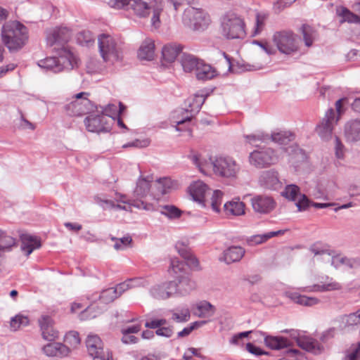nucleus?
Listing matches in <instances>:
<instances>
[{
  "label": "nucleus",
  "mask_w": 360,
  "mask_h": 360,
  "mask_svg": "<svg viewBox=\"0 0 360 360\" xmlns=\"http://www.w3.org/2000/svg\"><path fill=\"white\" fill-rule=\"evenodd\" d=\"M190 158L202 173L205 174L212 168L216 176L229 181L238 179L241 172L240 164L229 155L215 156L207 160L198 154H193Z\"/></svg>",
  "instance_id": "obj_1"
},
{
  "label": "nucleus",
  "mask_w": 360,
  "mask_h": 360,
  "mask_svg": "<svg viewBox=\"0 0 360 360\" xmlns=\"http://www.w3.org/2000/svg\"><path fill=\"white\" fill-rule=\"evenodd\" d=\"M1 40L10 52L22 49L27 44L29 35L26 26L18 20H10L4 24L1 33Z\"/></svg>",
  "instance_id": "obj_2"
},
{
  "label": "nucleus",
  "mask_w": 360,
  "mask_h": 360,
  "mask_svg": "<svg viewBox=\"0 0 360 360\" xmlns=\"http://www.w3.org/2000/svg\"><path fill=\"white\" fill-rule=\"evenodd\" d=\"M77 58L68 49H61L58 57H48L38 62V65L46 70L58 73L71 70L77 66Z\"/></svg>",
  "instance_id": "obj_3"
},
{
  "label": "nucleus",
  "mask_w": 360,
  "mask_h": 360,
  "mask_svg": "<svg viewBox=\"0 0 360 360\" xmlns=\"http://www.w3.org/2000/svg\"><path fill=\"white\" fill-rule=\"evenodd\" d=\"M151 182H153V176H140L137 180L136 186L134 191V199L126 200V196L121 195V198H122L121 201L139 210H144L146 211L155 210V206L153 204L146 202L142 200L143 198L146 197L150 192L152 195L153 184H151Z\"/></svg>",
  "instance_id": "obj_4"
},
{
  "label": "nucleus",
  "mask_w": 360,
  "mask_h": 360,
  "mask_svg": "<svg viewBox=\"0 0 360 360\" xmlns=\"http://www.w3.org/2000/svg\"><path fill=\"white\" fill-rule=\"evenodd\" d=\"M98 43L99 53L105 63L114 64L122 60V48L112 36L101 34L98 37Z\"/></svg>",
  "instance_id": "obj_5"
},
{
  "label": "nucleus",
  "mask_w": 360,
  "mask_h": 360,
  "mask_svg": "<svg viewBox=\"0 0 360 360\" xmlns=\"http://www.w3.org/2000/svg\"><path fill=\"white\" fill-rule=\"evenodd\" d=\"M221 34L227 39H244L246 31L243 19L235 13H226L221 20Z\"/></svg>",
  "instance_id": "obj_6"
},
{
  "label": "nucleus",
  "mask_w": 360,
  "mask_h": 360,
  "mask_svg": "<svg viewBox=\"0 0 360 360\" xmlns=\"http://www.w3.org/2000/svg\"><path fill=\"white\" fill-rule=\"evenodd\" d=\"M182 22L190 30L202 31L210 25V18L203 9L190 6L185 9Z\"/></svg>",
  "instance_id": "obj_7"
},
{
  "label": "nucleus",
  "mask_w": 360,
  "mask_h": 360,
  "mask_svg": "<svg viewBox=\"0 0 360 360\" xmlns=\"http://www.w3.org/2000/svg\"><path fill=\"white\" fill-rule=\"evenodd\" d=\"M272 40L280 53L292 55L298 52L300 38L292 31L283 30L274 34Z\"/></svg>",
  "instance_id": "obj_8"
},
{
  "label": "nucleus",
  "mask_w": 360,
  "mask_h": 360,
  "mask_svg": "<svg viewBox=\"0 0 360 360\" xmlns=\"http://www.w3.org/2000/svg\"><path fill=\"white\" fill-rule=\"evenodd\" d=\"M108 5L115 9L131 11L138 18H148L151 11V6L143 0H108Z\"/></svg>",
  "instance_id": "obj_9"
},
{
  "label": "nucleus",
  "mask_w": 360,
  "mask_h": 360,
  "mask_svg": "<svg viewBox=\"0 0 360 360\" xmlns=\"http://www.w3.org/2000/svg\"><path fill=\"white\" fill-rule=\"evenodd\" d=\"M280 153L271 148H259L249 155V162L256 168L262 169L276 164L280 160Z\"/></svg>",
  "instance_id": "obj_10"
},
{
  "label": "nucleus",
  "mask_w": 360,
  "mask_h": 360,
  "mask_svg": "<svg viewBox=\"0 0 360 360\" xmlns=\"http://www.w3.org/2000/svg\"><path fill=\"white\" fill-rule=\"evenodd\" d=\"M283 333H289L290 339L282 336L267 335L264 338L265 345L272 349H281L291 347L293 342H296L298 345V340L302 339L299 337V333L296 330H284Z\"/></svg>",
  "instance_id": "obj_11"
},
{
  "label": "nucleus",
  "mask_w": 360,
  "mask_h": 360,
  "mask_svg": "<svg viewBox=\"0 0 360 360\" xmlns=\"http://www.w3.org/2000/svg\"><path fill=\"white\" fill-rule=\"evenodd\" d=\"M339 117H336L333 108H329L321 122L316 126V131L323 140L331 138L334 126L338 123Z\"/></svg>",
  "instance_id": "obj_12"
},
{
  "label": "nucleus",
  "mask_w": 360,
  "mask_h": 360,
  "mask_svg": "<svg viewBox=\"0 0 360 360\" xmlns=\"http://www.w3.org/2000/svg\"><path fill=\"white\" fill-rule=\"evenodd\" d=\"M86 346L94 360H112L109 352L104 351L103 342L97 335L89 334L86 340Z\"/></svg>",
  "instance_id": "obj_13"
},
{
  "label": "nucleus",
  "mask_w": 360,
  "mask_h": 360,
  "mask_svg": "<svg viewBox=\"0 0 360 360\" xmlns=\"http://www.w3.org/2000/svg\"><path fill=\"white\" fill-rule=\"evenodd\" d=\"M71 36V30L68 27H56L47 32L46 43L49 46H61V49H67L64 45L70 39Z\"/></svg>",
  "instance_id": "obj_14"
},
{
  "label": "nucleus",
  "mask_w": 360,
  "mask_h": 360,
  "mask_svg": "<svg viewBox=\"0 0 360 360\" xmlns=\"http://www.w3.org/2000/svg\"><path fill=\"white\" fill-rule=\"evenodd\" d=\"M177 289V283L176 281L163 282L154 285L150 289V294L156 300H164L176 294Z\"/></svg>",
  "instance_id": "obj_15"
},
{
  "label": "nucleus",
  "mask_w": 360,
  "mask_h": 360,
  "mask_svg": "<svg viewBox=\"0 0 360 360\" xmlns=\"http://www.w3.org/2000/svg\"><path fill=\"white\" fill-rule=\"evenodd\" d=\"M84 124L86 129L90 132H108L111 129L109 118L102 114L91 115L86 117L84 120Z\"/></svg>",
  "instance_id": "obj_16"
},
{
  "label": "nucleus",
  "mask_w": 360,
  "mask_h": 360,
  "mask_svg": "<svg viewBox=\"0 0 360 360\" xmlns=\"http://www.w3.org/2000/svg\"><path fill=\"white\" fill-rule=\"evenodd\" d=\"M251 205L255 212L261 214H266L275 209L276 202L270 196L258 195L251 199Z\"/></svg>",
  "instance_id": "obj_17"
},
{
  "label": "nucleus",
  "mask_w": 360,
  "mask_h": 360,
  "mask_svg": "<svg viewBox=\"0 0 360 360\" xmlns=\"http://www.w3.org/2000/svg\"><path fill=\"white\" fill-rule=\"evenodd\" d=\"M175 186L176 183L170 178H159L153 183L152 195L154 198H159L163 195L169 193Z\"/></svg>",
  "instance_id": "obj_18"
},
{
  "label": "nucleus",
  "mask_w": 360,
  "mask_h": 360,
  "mask_svg": "<svg viewBox=\"0 0 360 360\" xmlns=\"http://www.w3.org/2000/svg\"><path fill=\"white\" fill-rule=\"evenodd\" d=\"M91 101L84 98L81 101L75 100L66 104L64 107L67 115L70 116H81L89 112Z\"/></svg>",
  "instance_id": "obj_19"
},
{
  "label": "nucleus",
  "mask_w": 360,
  "mask_h": 360,
  "mask_svg": "<svg viewBox=\"0 0 360 360\" xmlns=\"http://www.w3.org/2000/svg\"><path fill=\"white\" fill-rule=\"evenodd\" d=\"M259 183L263 187L271 190H278L282 185L278 172L274 169L263 172L259 177Z\"/></svg>",
  "instance_id": "obj_20"
},
{
  "label": "nucleus",
  "mask_w": 360,
  "mask_h": 360,
  "mask_svg": "<svg viewBox=\"0 0 360 360\" xmlns=\"http://www.w3.org/2000/svg\"><path fill=\"white\" fill-rule=\"evenodd\" d=\"M43 338L53 341L58 338V331L53 327V321L49 316H42L39 319Z\"/></svg>",
  "instance_id": "obj_21"
},
{
  "label": "nucleus",
  "mask_w": 360,
  "mask_h": 360,
  "mask_svg": "<svg viewBox=\"0 0 360 360\" xmlns=\"http://www.w3.org/2000/svg\"><path fill=\"white\" fill-rule=\"evenodd\" d=\"M193 116L194 115L192 113H190V111H188L187 108L180 109L172 113V122L175 124V129L176 131H183L184 130V128L181 126L189 123Z\"/></svg>",
  "instance_id": "obj_22"
},
{
  "label": "nucleus",
  "mask_w": 360,
  "mask_h": 360,
  "mask_svg": "<svg viewBox=\"0 0 360 360\" xmlns=\"http://www.w3.org/2000/svg\"><path fill=\"white\" fill-rule=\"evenodd\" d=\"M284 295L294 303L302 306L312 307L320 302V300L315 297L302 295L297 292L286 291Z\"/></svg>",
  "instance_id": "obj_23"
},
{
  "label": "nucleus",
  "mask_w": 360,
  "mask_h": 360,
  "mask_svg": "<svg viewBox=\"0 0 360 360\" xmlns=\"http://www.w3.org/2000/svg\"><path fill=\"white\" fill-rule=\"evenodd\" d=\"M245 250L240 246H231L223 252L221 261L225 262L226 264H231L239 262L245 255Z\"/></svg>",
  "instance_id": "obj_24"
},
{
  "label": "nucleus",
  "mask_w": 360,
  "mask_h": 360,
  "mask_svg": "<svg viewBox=\"0 0 360 360\" xmlns=\"http://www.w3.org/2000/svg\"><path fill=\"white\" fill-rule=\"evenodd\" d=\"M295 136L290 131H279L273 133L271 136V141L282 146L283 147L277 150L281 155L283 152H288V148H285V146L294 140Z\"/></svg>",
  "instance_id": "obj_25"
},
{
  "label": "nucleus",
  "mask_w": 360,
  "mask_h": 360,
  "mask_svg": "<svg viewBox=\"0 0 360 360\" xmlns=\"http://www.w3.org/2000/svg\"><path fill=\"white\" fill-rule=\"evenodd\" d=\"M44 353L48 356L63 357L70 353V349L62 343H49L43 347Z\"/></svg>",
  "instance_id": "obj_26"
},
{
  "label": "nucleus",
  "mask_w": 360,
  "mask_h": 360,
  "mask_svg": "<svg viewBox=\"0 0 360 360\" xmlns=\"http://www.w3.org/2000/svg\"><path fill=\"white\" fill-rule=\"evenodd\" d=\"M193 314L200 318H210L212 316L216 308L210 302L202 300L193 307Z\"/></svg>",
  "instance_id": "obj_27"
},
{
  "label": "nucleus",
  "mask_w": 360,
  "mask_h": 360,
  "mask_svg": "<svg viewBox=\"0 0 360 360\" xmlns=\"http://www.w3.org/2000/svg\"><path fill=\"white\" fill-rule=\"evenodd\" d=\"M207 190V186L201 181H195L189 186V192L192 198L202 205H204Z\"/></svg>",
  "instance_id": "obj_28"
},
{
  "label": "nucleus",
  "mask_w": 360,
  "mask_h": 360,
  "mask_svg": "<svg viewBox=\"0 0 360 360\" xmlns=\"http://www.w3.org/2000/svg\"><path fill=\"white\" fill-rule=\"evenodd\" d=\"M345 133L347 140L359 141L360 139V118L349 121L345 124Z\"/></svg>",
  "instance_id": "obj_29"
},
{
  "label": "nucleus",
  "mask_w": 360,
  "mask_h": 360,
  "mask_svg": "<svg viewBox=\"0 0 360 360\" xmlns=\"http://www.w3.org/2000/svg\"><path fill=\"white\" fill-rule=\"evenodd\" d=\"M336 15L340 18V22H348L360 25V17L352 13L350 10L345 6H337Z\"/></svg>",
  "instance_id": "obj_30"
},
{
  "label": "nucleus",
  "mask_w": 360,
  "mask_h": 360,
  "mask_svg": "<svg viewBox=\"0 0 360 360\" xmlns=\"http://www.w3.org/2000/svg\"><path fill=\"white\" fill-rule=\"evenodd\" d=\"M182 51V46L176 44H168L163 46L162 56L167 63H172Z\"/></svg>",
  "instance_id": "obj_31"
},
{
  "label": "nucleus",
  "mask_w": 360,
  "mask_h": 360,
  "mask_svg": "<svg viewBox=\"0 0 360 360\" xmlns=\"http://www.w3.org/2000/svg\"><path fill=\"white\" fill-rule=\"evenodd\" d=\"M155 44L150 39H146L141 45L138 57L141 60H151L154 58Z\"/></svg>",
  "instance_id": "obj_32"
},
{
  "label": "nucleus",
  "mask_w": 360,
  "mask_h": 360,
  "mask_svg": "<svg viewBox=\"0 0 360 360\" xmlns=\"http://www.w3.org/2000/svg\"><path fill=\"white\" fill-rule=\"evenodd\" d=\"M224 211L228 217L241 216L245 214V204L239 200H231L224 204Z\"/></svg>",
  "instance_id": "obj_33"
},
{
  "label": "nucleus",
  "mask_w": 360,
  "mask_h": 360,
  "mask_svg": "<svg viewBox=\"0 0 360 360\" xmlns=\"http://www.w3.org/2000/svg\"><path fill=\"white\" fill-rule=\"evenodd\" d=\"M21 240L22 243L21 248L27 256L30 255L34 249L41 246L40 240L35 236L24 234L22 235Z\"/></svg>",
  "instance_id": "obj_34"
},
{
  "label": "nucleus",
  "mask_w": 360,
  "mask_h": 360,
  "mask_svg": "<svg viewBox=\"0 0 360 360\" xmlns=\"http://www.w3.org/2000/svg\"><path fill=\"white\" fill-rule=\"evenodd\" d=\"M206 97L207 96L202 94H195L193 97L189 98L186 101L188 104L186 108L190 111V113L193 115L198 113L205 103Z\"/></svg>",
  "instance_id": "obj_35"
},
{
  "label": "nucleus",
  "mask_w": 360,
  "mask_h": 360,
  "mask_svg": "<svg viewBox=\"0 0 360 360\" xmlns=\"http://www.w3.org/2000/svg\"><path fill=\"white\" fill-rule=\"evenodd\" d=\"M298 345L306 351L314 354L320 353L323 348L318 340L308 337H304L298 340Z\"/></svg>",
  "instance_id": "obj_36"
},
{
  "label": "nucleus",
  "mask_w": 360,
  "mask_h": 360,
  "mask_svg": "<svg viewBox=\"0 0 360 360\" xmlns=\"http://www.w3.org/2000/svg\"><path fill=\"white\" fill-rule=\"evenodd\" d=\"M195 75L199 80H207L215 76V70L211 65L200 60L196 69Z\"/></svg>",
  "instance_id": "obj_37"
},
{
  "label": "nucleus",
  "mask_w": 360,
  "mask_h": 360,
  "mask_svg": "<svg viewBox=\"0 0 360 360\" xmlns=\"http://www.w3.org/2000/svg\"><path fill=\"white\" fill-rule=\"evenodd\" d=\"M284 233V230H279L277 231H270L264 234L254 235L248 238L247 242L250 245H259L274 236L283 234Z\"/></svg>",
  "instance_id": "obj_38"
},
{
  "label": "nucleus",
  "mask_w": 360,
  "mask_h": 360,
  "mask_svg": "<svg viewBox=\"0 0 360 360\" xmlns=\"http://www.w3.org/2000/svg\"><path fill=\"white\" fill-rule=\"evenodd\" d=\"M332 264L338 267L340 265H345L350 269H356L360 266V258H351L347 257H333L332 258Z\"/></svg>",
  "instance_id": "obj_39"
},
{
  "label": "nucleus",
  "mask_w": 360,
  "mask_h": 360,
  "mask_svg": "<svg viewBox=\"0 0 360 360\" xmlns=\"http://www.w3.org/2000/svg\"><path fill=\"white\" fill-rule=\"evenodd\" d=\"M200 62V60L190 54L184 53L181 57V66L186 72H195Z\"/></svg>",
  "instance_id": "obj_40"
},
{
  "label": "nucleus",
  "mask_w": 360,
  "mask_h": 360,
  "mask_svg": "<svg viewBox=\"0 0 360 360\" xmlns=\"http://www.w3.org/2000/svg\"><path fill=\"white\" fill-rule=\"evenodd\" d=\"M341 288L340 283L337 282H329L325 284H316L310 287L301 288L300 290L302 292H325Z\"/></svg>",
  "instance_id": "obj_41"
},
{
  "label": "nucleus",
  "mask_w": 360,
  "mask_h": 360,
  "mask_svg": "<svg viewBox=\"0 0 360 360\" xmlns=\"http://www.w3.org/2000/svg\"><path fill=\"white\" fill-rule=\"evenodd\" d=\"M179 281L177 283V293L182 295L189 293L193 289L195 288V283L191 281L188 277L181 276L177 278Z\"/></svg>",
  "instance_id": "obj_42"
},
{
  "label": "nucleus",
  "mask_w": 360,
  "mask_h": 360,
  "mask_svg": "<svg viewBox=\"0 0 360 360\" xmlns=\"http://www.w3.org/2000/svg\"><path fill=\"white\" fill-rule=\"evenodd\" d=\"M163 4L162 1H156L154 5H151V9L153 10V15L150 19L151 26L155 29L160 27L161 21L160 19V14L163 11Z\"/></svg>",
  "instance_id": "obj_43"
},
{
  "label": "nucleus",
  "mask_w": 360,
  "mask_h": 360,
  "mask_svg": "<svg viewBox=\"0 0 360 360\" xmlns=\"http://www.w3.org/2000/svg\"><path fill=\"white\" fill-rule=\"evenodd\" d=\"M172 319L177 323L186 322L190 319L191 311L187 307H179L172 311Z\"/></svg>",
  "instance_id": "obj_44"
},
{
  "label": "nucleus",
  "mask_w": 360,
  "mask_h": 360,
  "mask_svg": "<svg viewBox=\"0 0 360 360\" xmlns=\"http://www.w3.org/2000/svg\"><path fill=\"white\" fill-rule=\"evenodd\" d=\"M15 244V240L13 237L6 236L0 231V257L5 252L9 251Z\"/></svg>",
  "instance_id": "obj_45"
},
{
  "label": "nucleus",
  "mask_w": 360,
  "mask_h": 360,
  "mask_svg": "<svg viewBox=\"0 0 360 360\" xmlns=\"http://www.w3.org/2000/svg\"><path fill=\"white\" fill-rule=\"evenodd\" d=\"M302 194V193H300V188L295 184L286 186L284 191L282 192L283 197L293 202L296 201L300 197V195Z\"/></svg>",
  "instance_id": "obj_46"
},
{
  "label": "nucleus",
  "mask_w": 360,
  "mask_h": 360,
  "mask_svg": "<svg viewBox=\"0 0 360 360\" xmlns=\"http://www.w3.org/2000/svg\"><path fill=\"white\" fill-rule=\"evenodd\" d=\"M64 345H66L70 350L75 349L80 344V338L79 333L76 331H70L65 335L64 338Z\"/></svg>",
  "instance_id": "obj_47"
},
{
  "label": "nucleus",
  "mask_w": 360,
  "mask_h": 360,
  "mask_svg": "<svg viewBox=\"0 0 360 360\" xmlns=\"http://www.w3.org/2000/svg\"><path fill=\"white\" fill-rule=\"evenodd\" d=\"M98 297L101 302L108 304L118 297V292L114 290V288H109L103 290Z\"/></svg>",
  "instance_id": "obj_48"
},
{
  "label": "nucleus",
  "mask_w": 360,
  "mask_h": 360,
  "mask_svg": "<svg viewBox=\"0 0 360 360\" xmlns=\"http://www.w3.org/2000/svg\"><path fill=\"white\" fill-rule=\"evenodd\" d=\"M160 212L169 219L179 218L181 214V211L174 205L162 206Z\"/></svg>",
  "instance_id": "obj_49"
},
{
  "label": "nucleus",
  "mask_w": 360,
  "mask_h": 360,
  "mask_svg": "<svg viewBox=\"0 0 360 360\" xmlns=\"http://www.w3.org/2000/svg\"><path fill=\"white\" fill-rule=\"evenodd\" d=\"M302 32L305 45L307 47L311 46L314 42L315 36L314 30L309 25H303L302 26Z\"/></svg>",
  "instance_id": "obj_50"
},
{
  "label": "nucleus",
  "mask_w": 360,
  "mask_h": 360,
  "mask_svg": "<svg viewBox=\"0 0 360 360\" xmlns=\"http://www.w3.org/2000/svg\"><path fill=\"white\" fill-rule=\"evenodd\" d=\"M29 324V319L27 316L22 315H16L11 320V328L13 330H17L21 327L26 326Z\"/></svg>",
  "instance_id": "obj_51"
},
{
  "label": "nucleus",
  "mask_w": 360,
  "mask_h": 360,
  "mask_svg": "<svg viewBox=\"0 0 360 360\" xmlns=\"http://www.w3.org/2000/svg\"><path fill=\"white\" fill-rule=\"evenodd\" d=\"M223 193L219 190H216L213 192L210 205L212 209L215 212L218 213L220 211V206L222 202Z\"/></svg>",
  "instance_id": "obj_52"
},
{
  "label": "nucleus",
  "mask_w": 360,
  "mask_h": 360,
  "mask_svg": "<svg viewBox=\"0 0 360 360\" xmlns=\"http://www.w3.org/2000/svg\"><path fill=\"white\" fill-rule=\"evenodd\" d=\"M295 205L299 212H304L308 210L310 206H312V201H311L306 195H300V197L295 201Z\"/></svg>",
  "instance_id": "obj_53"
},
{
  "label": "nucleus",
  "mask_w": 360,
  "mask_h": 360,
  "mask_svg": "<svg viewBox=\"0 0 360 360\" xmlns=\"http://www.w3.org/2000/svg\"><path fill=\"white\" fill-rule=\"evenodd\" d=\"M184 269V264L179 262L177 259H173L171 260V266L169 269V274L176 278H179L181 275L180 274Z\"/></svg>",
  "instance_id": "obj_54"
},
{
  "label": "nucleus",
  "mask_w": 360,
  "mask_h": 360,
  "mask_svg": "<svg viewBox=\"0 0 360 360\" xmlns=\"http://www.w3.org/2000/svg\"><path fill=\"white\" fill-rule=\"evenodd\" d=\"M112 240L115 241L114 248L117 250L127 248L132 242L130 236H124L120 238H112Z\"/></svg>",
  "instance_id": "obj_55"
},
{
  "label": "nucleus",
  "mask_w": 360,
  "mask_h": 360,
  "mask_svg": "<svg viewBox=\"0 0 360 360\" xmlns=\"http://www.w3.org/2000/svg\"><path fill=\"white\" fill-rule=\"evenodd\" d=\"M102 115L109 118L110 122L118 115V108L115 104H109L103 110Z\"/></svg>",
  "instance_id": "obj_56"
},
{
  "label": "nucleus",
  "mask_w": 360,
  "mask_h": 360,
  "mask_svg": "<svg viewBox=\"0 0 360 360\" xmlns=\"http://www.w3.org/2000/svg\"><path fill=\"white\" fill-rule=\"evenodd\" d=\"M266 20V15L257 13L256 15V22L255 30L252 32V36H255L261 33L262 31Z\"/></svg>",
  "instance_id": "obj_57"
},
{
  "label": "nucleus",
  "mask_w": 360,
  "mask_h": 360,
  "mask_svg": "<svg viewBox=\"0 0 360 360\" xmlns=\"http://www.w3.org/2000/svg\"><path fill=\"white\" fill-rule=\"evenodd\" d=\"M346 324L347 326H356L360 324V309L354 313L346 316Z\"/></svg>",
  "instance_id": "obj_58"
},
{
  "label": "nucleus",
  "mask_w": 360,
  "mask_h": 360,
  "mask_svg": "<svg viewBox=\"0 0 360 360\" xmlns=\"http://www.w3.org/2000/svg\"><path fill=\"white\" fill-rule=\"evenodd\" d=\"M253 44L258 45L268 55H274L276 53V49L268 42L256 40L253 41Z\"/></svg>",
  "instance_id": "obj_59"
},
{
  "label": "nucleus",
  "mask_w": 360,
  "mask_h": 360,
  "mask_svg": "<svg viewBox=\"0 0 360 360\" xmlns=\"http://www.w3.org/2000/svg\"><path fill=\"white\" fill-rule=\"evenodd\" d=\"M175 249L184 259L188 257L191 252L190 248L183 242H177L175 245Z\"/></svg>",
  "instance_id": "obj_60"
},
{
  "label": "nucleus",
  "mask_w": 360,
  "mask_h": 360,
  "mask_svg": "<svg viewBox=\"0 0 360 360\" xmlns=\"http://www.w3.org/2000/svg\"><path fill=\"white\" fill-rule=\"evenodd\" d=\"M94 200L96 203H98L100 206H101L103 209L107 208H114L115 204L113 201L103 198L100 195H96L94 197Z\"/></svg>",
  "instance_id": "obj_61"
},
{
  "label": "nucleus",
  "mask_w": 360,
  "mask_h": 360,
  "mask_svg": "<svg viewBox=\"0 0 360 360\" xmlns=\"http://www.w3.org/2000/svg\"><path fill=\"white\" fill-rule=\"evenodd\" d=\"M360 357V342L345 355L342 360H359Z\"/></svg>",
  "instance_id": "obj_62"
},
{
  "label": "nucleus",
  "mask_w": 360,
  "mask_h": 360,
  "mask_svg": "<svg viewBox=\"0 0 360 360\" xmlns=\"http://www.w3.org/2000/svg\"><path fill=\"white\" fill-rule=\"evenodd\" d=\"M302 357L300 353L297 349H289L286 351L284 356L278 360H300Z\"/></svg>",
  "instance_id": "obj_63"
},
{
  "label": "nucleus",
  "mask_w": 360,
  "mask_h": 360,
  "mask_svg": "<svg viewBox=\"0 0 360 360\" xmlns=\"http://www.w3.org/2000/svg\"><path fill=\"white\" fill-rule=\"evenodd\" d=\"M296 0H274V9L276 12H280L284 8L291 5Z\"/></svg>",
  "instance_id": "obj_64"
}]
</instances>
